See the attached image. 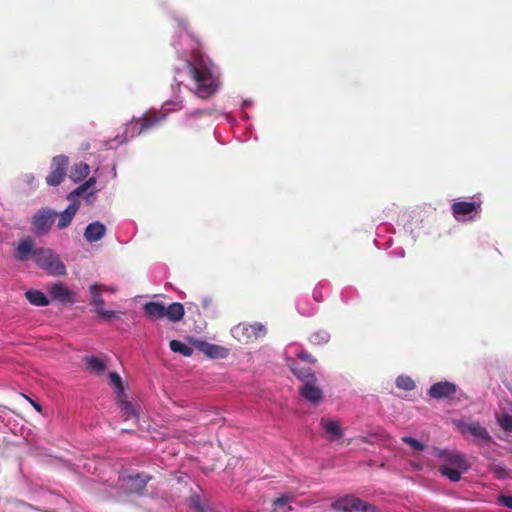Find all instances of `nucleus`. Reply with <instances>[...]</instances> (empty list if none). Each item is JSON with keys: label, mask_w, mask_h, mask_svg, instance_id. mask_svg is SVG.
Returning a JSON list of instances; mask_svg holds the SVG:
<instances>
[{"label": "nucleus", "mask_w": 512, "mask_h": 512, "mask_svg": "<svg viewBox=\"0 0 512 512\" xmlns=\"http://www.w3.org/2000/svg\"><path fill=\"white\" fill-rule=\"evenodd\" d=\"M190 76L196 82V95L206 99L213 95L219 86L218 78L213 73V64L203 57H197L193 62L187 61Z\"/></svg>", "instance_id": "1"}, {"label": "nucleus", "mask_w": 512, "mask_h": 512, "mask_svg": "<svg viewBox=\"0 0 512 512\" xmlns=\"http://www.w3.org/2000/svg\"><path fill=\"white\" fill-rule=\"evenodd\" d=\"M152 476L147 473L122 474L118 478V486L114 497L119 502H125L127 497L141 496L146 490Z\"/></svg>", "instance_id": "2"}, {"label": "nucleus", "mask_w": 512, "mask_h": 512, "mask_svg": "<svg viewBox=\"0 0 512 512\" xmlns=\"http://www.w3.org/2000/svg\"><path fill=\"white\" fill-rule=\"evenodd\" d=\"M35 264L52 276H65L67 269L60 256L49 248H36L33 253Z\"/></svg>", "instance_id": "3"}, {"label": "nucleus", "mask_w": 512, "mask_h": 512, "mask_svg": "<svg viewBox=\"0 0 512 512\" xmlns=\"http://www.w3.org/2000/svg\"><path fill=\"white\" fill-rule=\"evenodd\" d=\"M266 333V327L259 322H255L253 324L242 322L234 326L232 329V335L234 338L245 344L254 342L257 339L264 337Z\"/></svg>", "instance_id": "4"}, {"label": "nucleus", "mask_w": 512, "mask_h": 512, "mask_svg": "<svg viewBox=\"0 0 512 512\" xmlns=\"http://www.w3.org/2000/svg\"><path fill=\"white\" fill-rule=\"evenodd\" d=\"M331 508L338 512H376L375 507L352 494L336 499Z\"/></svg>", "instance_id": "5"}, {"label": "nucleus", "mask_w": 512, "mask_h": 512, "mask_svg": "<svg viewBox=\"0 0 512 512\" xmlns=\"http://www.w3.org/2000/svg\"><path fill=\"white\" fill-rule=\"evenodd\" d=\"M160 122V118L155 116H147L144 115L143 117L139 119H133L132 121L128 122L126 124V128L124 131V139L123 141H127L129 139H132L147 130L155 127Z\"/></svg>", "instance_id": "6"}, {"label": "nucleus", "mask_w": 512, "mask_h": 512, "mask_svg": "<svg viewBox=\"0 0 512 512\" xmlns=\"http://www.w3.org/2000/svg\"><path fill=\"white\" fill-rule=\"evenodd\" d=\"M56 215L57 213L49 208H41L32 217V231L39 236L47 234L55 221Z\"/></svg>", "instance_id": "7"}, {"label": "nucleus", "mask_w": 512, "mask_h": 512, "mask_svg": "<svg viewBox=\"0 0 512 512\" xmlns=\"http://www.w3.org/2000/svg\"><path fill=\"white\" fill-rule=\"evenodd\" d=\"M89 290L91 294L90 304L96 306L95 313L100 318L104 320H112L118 317L115 311L103 309L105 301L102 298V291L108 290L106 286L100 284H93L90 286Z\"/></svg>", "instance_id": "8"}, {"label": "nucleus", "mask_w": 512, "mask_h": 512, "mask_svg": "<svg viewBox=\"0 0 512 512\" xmlns=\"http://www.w3.org/2000/svg\"><path fill=\"white\" fill-rule=\"evenodd\" d=\"M67 166H68V157H66L64 155H58V156L53 157L52 163H51L52 170L47 175L46 182L50 186L59 185L63 181V179L66 175Z\"/></svg>", "instance_id": "9"}, {"label": "nucleus", "mask_w": 512, "mask_h": 512, "mask_svg": "<svg viewBox=\"0 0 512 512\" xmlns=\"http://www.w3.org/2000/svg\"><path fill=\"white\" fill-rule=\"evenodd\" d=\"M434 454L443 460V465H448L450 467H457L464 471H467L470 468V465L465 457L464 454L456 452V451H450V450H443V449H435Z\"/></svg>", "instance_id": "10"}, {"label": "nucleus", "mask_w": 512, "mask_h": 512, "mask_svg": "<svg viewBox=\"0 0 512 512\" xmlns=\"http://www.w3.org/2000/svg\"><path fill=\"white\" fill-rule=\"evenodd\" d=\"M48 292L53 300H57L68 305H73L75 303L74 292L61 282L52 284L49 287Z\"/></svg>", "instance_id": "11"}, {"label": "nucleus", "mask_w": 512, "mask_h": 512, "mask_svg": "<svg viewBox=\"0 0 512 512\" xmlns=\"http://www.w3.org/2000/svg\"><path fill=\"white\" fill-rule=\"evenodd\" d=\"M457 392V386L448 381L433 384L428 390V395L433 399L452 398Z\"/></svg>", "instance_id": "12"}, {"label": "nucleus", "mask_w": 512, "mask_h": 512, "mask_svg": "<svg viewBox=\"0 0 512 512\" xmlns=\"http://www.w3.org/2000/svg\"><path fill=\"white\" fill-rule=\"evenodd\" d=\"M300 395L310 403L317 405L323 398L322 389L316 385V381L303 383L299 389Z\"/></svg>", "instance_id": "13"}, {"label": "nucleus", "mask_w": 512, "mask_h": 512, "mask_svg": "<svg viewBox=\"0 0 512 512\" xmlns=\"http://www.w3.org/2000/svg\"><path fill=\"white\" fill-rule=\"evenodd\" d=\"M34 250V240L31 237L20 239L14 251V258L19 262H25L30 256L33 258Z\"/></svg>", "instance_id": "14"}, {"label": "nucleus", "mask_w": 512, "mask_h": 512, "mask_svg": "<svg viewBox=\"0 0 512 512\" xmlns=\"http://www.w3.org/2000/svg\"><path fill=\"white\" fill-rule=\"evenodd\" d=\"M479 208L480 203L467 201L454 202L451 206L452 214L458 220L462 216L477 212Z\"/></svg>", "instance_id": "15"}, {"label": "nucleus", "mask_w": 512, "mask_h": 512, "mask_svg": "<svg viewBox=\"0 0 512 512\" xmlns=\"http://www.w3.org/2000/svg\"><path fill=\"white\" fill-rule=\"evenodd\" d=\"M118 404L120 414L124 421L133 420L134 423L138 422L139 415L135 406L126 399V395L118 397Z\"/></svg>", "instance_id": "16"}, {"label": "nucleus", "mask_w": 512, "mask_h": 512, "mask_svg": "<svg viewBox=\"0 0 512 512\" xmlns=\"http://www.w3.org/2000/svg\"><path fill=\"white\" fill-rule=\"evenodd\" d=\"M143 311L145 316L152 321L160 320L165 317V305L159 301L147 302L143 306Z\"/></svg>", "instance_id": "17"}, {"label": "nucleus", "mask_w": 512, "mask_h": 512, "mask_svg": "<svg viewBox=\"0 0 512 512\" xmlns=\"http://www.w3.org/2000/svg\"><path fill=\"white\" fill-rule=\"evenodd\" d=\"M105 232V225L99 221H95L86 227L84 237L88 242L92 243L99 241L105 235Z\"/></svg>", "instance_id": "18"}, {"label": "nucleus", "mask_w": 512, "mask_h": 512, "mask_svg": "<svg viewBox=\"0 0 512 512\" xmlns=\"http://www.w3.org/2000/svg\"><path fill=\"white\" fill-rule=\"evenodd\" d=\"M198 348L201 352L210 358L221 359L225 358L228 354V349L225 347L207 342H201Z\"/></svg>", "instance_id": "19"}, {"label": "nucleus", "mask_w": 512, "mask_h": 512, "mask_svg": "<svg viewBox=\"0 0 512 512\" xmlns=\"http://www.w3.org/2000/svg\"><path fill=\"white\" fill-rule=\"evenodd\" d=\"M289 368L293 375L301 380L303 383L310 381H317L315 374L310 368L299 367L294 360L289 364Z\"/></svg>", "instance_id": "20"}, {"label": "nucleus", "mask_w": 512, "mask_h": 512, "mask_svg": "<svg viewBox=\"0 0 512 512\" xmlns=\"http://www.w3.org/2000/svg\"><path fill=\"white\" fill-rule=\"evenodd\" d=\"M185 315L184 306L179 302H174L165 306V317L171 322H179Z\"/></svg>", "instance_id": "21"}, {"label": "nucleus", "mask_w": 512, "mask_h": 512, "mask_svg": "<svg viewBox=\"0 0 512 512\" xmlns=\"http://www.w3.org/2000/svg\"><path fill=\"white\" fill-rule=\"evenodd\" d=\"M78 205L76 203L70 204L62 213L59 214V221L57 226L59 229H64L70 225L76 212Z\"/></svg>", "instance_id": "22"}, {"label": "nucleus", "mask_w": 512, "mask_h": 512, "mask_svg": "<svg viewBox=\"0 0 512 512\" xmlns=\"http://www.w3.org/2000/svg\"><path fill=\"white\" fill-rule=\"evenodd\" d=\"M321 425L323 426L325 432L330 435V440L333 441L342 437L343 432L338 421L322 419Z\"/></svg>", "instance_id": "23"}, {"label": "nucleus", "mask_w": 512, "mask_h": 512, "mask_svg": "<svg viewBox=\"0 0 512 512\" xmlns=\"http://www.w3.org/2000/svg\"><path fill=\"white\" fill-rule=\"evenodd\" d=\"M25 296L32 305L42 307L47 306L49 304L47 296L40 290H28L26 291Z\"/></svg>", "instance_id": "24"}, {"label": "nucleus", "mask_w": 512, "mask_h": 512, "mask_svg": "<svg viewBox=\"0 0 512 512\" xmlns=\"http://www.w3.org/2000/svg\"><path fill=\"white\" fill-rule=\"evenodd\" d=\"M466 430L473 436L487 442H492V437L487 429L481 426L478 422H472L466 426Z\"/></svg>", "instance_id": "25"}, {"label": "nucleus", "mask_w": 512, "mask_h": 512, "mask_svg": "<svg viewBox=\"0 0 512 512\" xmlns=\"http://www.w3.org/2000/svg\"><path fill=\"white\" fill-rule=\"evenodd\" d=\"M90 173V167L87 163L79 162L76 163L71 170L70 178L74 182H80L85 179Z\"/></svg>", "instance_id": "26"}, {"label": "nucleus", "mask_w": 512, "mask_h": 512, "mask_svg": "<svg viewBox=\"0 0 512 512\" xmlns=\"http://www.w3.org/2000/svg\"><path fill=\"white\" fill-rule=\"evenodd\" d=\"M438 470L441 475L447 477L452 482H458L461 479L462 472H465L460 468L450 467L448 465H441Z\"/></svg>", "instance_id": "27"}, {"label": "nucleus", "mask_w": 512, "mask_h": 512, "mask_svg": "<svg viewBox=\"0 0 512 512\" xmlns=\"http://www.w3.org/2000/svg\"><path fill=\"white\" fill-rule=\"evenodd\" d=\"M85 362L87 364L88 369L96 374H101L106 369V364L104 363V361L96 356L87 357L85 359Z\"/></svg>", "instance_id": "28"}, {"label": "nucleus", "mask_w": 512, "mask_h": 512, "mask_svg": "<svg viewBox=\"0 0 512 512\" xmlns=\"http://www.w3.org/2000/svg\"><path fill=\"white\" fill-rule=\"evenodd\" d=\"M170 349L175 353H180L183 356L190 357L193 354V349L179 340L170 341Z\"/></svg>", "instance_id": "29"}, {"label": "nucleus", "mask_w": 512, "mask_h": 512, "mask_svg": "<svg viewBox=\"0 0 512 512\" xmlns=\"http://www.w3.org/2000/svg\"><path fill=\"white\" fill-rule=\"evenodd\" d=\"M188 508L195 510V512H206L208 506L199 495L194 494L189 497Z\"/></svg>", "instance_id": "30"}, {"label": "nucleus", "mask_w": 512, "mask_h": 512, "mask_svg": "<svg viewBox=\"0 0 512 512\" xmlns=\"http://www.w3.org/2000/svg\"><path fill=\"white\" fill-rule=\"evenodd\" d=\"M490 471L497 479H507L510 477V470L503 465L493 464L490 466Z\"/></svg>", "instance_id": "31"}, {"label": "nucleus", "mask_w": 512, "mask_h": 512, "mask_svg": "<svg viewBox=\"0 0 512 512\" xmlns=\"http://www.w3.org/2000/svg\"><path fill=\"white\" fill-rule=\"evenodd\" d=\"M396 386L399 389L410 391L415 388V383L409 376L401 375L396 379Z\"/></svg>", "instance_id": "32"}, {"label": "nucleus", "mask_w": 512, "mask_h": 512, "mask_svg": "<svg viewBox=\"0 0 512 512\" xmlns=\"http://www.w3.org/2000/svg\"><path fill=\"white\" fill-rule=\"evenodd\" d=\"M109 378L110 382L117 388L118 397H124L125 393L120 375L117 372H111Z\"/></svg>", "instance_id": "33"}, {"label": "nucleus", "mask_w": 512, "mask_h": 512, "mask_svg": "<svg viewBox=\"0 0 512 512\" xmlns=\"http://www.w3.org/2000/svg\"><path fill=\"white\" fill-rule=\"evenodd\" d=\"M498 424L503 430L512 432V415L506 413L503 414L498 418Z\"/></svg>", "instance_id": "34"}, {"label": "nucleus", "mask_w": 512, "mask_h": 512, "mask_svg": "<svg viewBox=\"0 0 512 512\" xmlns=\"http://www.w3.org/2000/svg\"><path fill=\"white\" fill-rule=\"evenodd\" d=\"M402 442L410 445L414 450L417 451H423L425 449V445L423 443L410 436L402 437Z\"/></svg>", "instance_id": "35"}, {"label": "nucleus", "mask_w": 512, "mask_h": 512, "mask_svg": "<svg viewBox=\"0 0 512 512\" xmlns=\"http://www.w3.org/2000/svg\"><path fill=\"white\" fill-rule=\"evenodd\" d=\"M291 497L288 495H282L281 497H278L273 500V509L278 510L284 508L290 501Z\"/></svg>", "instance_id": "36"}, {"label": "nucleus", "mask_w": 512, "mask_h": 512, "mask_svg": "<svg viewBox=\"0 0 512 512\" xmlns=\"http://www.w3.org/2000/svg\"><path fill=\"white\" fill-rule=\"evenodd\" d=\"M88 190H90V188L86 185V183H83L82 185L77 187L75 190L70 192L67 198L72 200V199H74V198H76L78 196L83 195Z\"/></svg>", "instance_id": "37"}, {"label": "nucleus", "mask_w": 512, "mask_h": 512, "mask_svg": "<svg viewBox=\"0 0 512 512\" xmlns=\"http://www.w3.org/2000/svg\"><path fill=\"white\" fill-rule=\"evenodd\" d=\"M215 110L213 109H195L189 113L190 117H201V116H211Z\"/></svg>", "instance_id": "38"}, {"label": "nucleus", "mask_w": 512, "mask_h": 512, "mask_svg": "<svg viewBox=\"0 0 512 512\" xmlns=\"http://www.w3.org/2000/svg\"><path fill=\"white\" fill-rule=\"evenodd\" d=\"M498 503L504 507L512 509V495H500Z\"/></svg>", "instance_id": "39"}, {"label": "nucleus", "mask_w": 512, "mask_h": 512, "mask_svg": "<svg viewBox=\"0 0 512 512\" xmlns=\"http://www.w3.org/2000/svg\"><path fill=\"white\" fill-rule=\"evenodd\" d=\"M297 357L304 361V362H308V363H316V358H314L310 353H308L307 351H301L297 354Z\"/></svg>", "instance_id": "40"}, {"label": "nucleus", "mask_w": 512, "mask_h": 512, "mask_svg": "<svg viewBox=\"0 0 512 512\" xmlns=\"http://www.w3.org/2000/svg\"><path fill=\"white\" fill-rule=\"evenodd\" d=\"M85 183L90 189H92L94 187V185L96 184V178L90 177Z\"/></svg>", "instance_id": "41"}, {"label": "nucleus", "mask_w": 512, "mask_h": 512, "mask_svg": "<svg viewBox=\"0 0 512 512\" xmlns=\"http://www.w3.org/2000/svg\"><path fill=\"white\" fill-rule=\"evenodd\" d=\"M358 441L364 442V443H372L367 437H359L357 439Z\"/></svg>", "instance_id": "42"}, {"label": "nucleus", "mask_w": 512, "mask_h": 512, "mask_svg": "<svg viewBox=\"0 0 512 512\" xmlns=\"http://www.w3.org/2000/svg\"><path fill=\"white\" fill-rule=\"evenodd\" d=\"M32 404L36 410L41 411V406L38 403L33 402Z\"/></svg>", "instance_id": "43"}]
</instances>
